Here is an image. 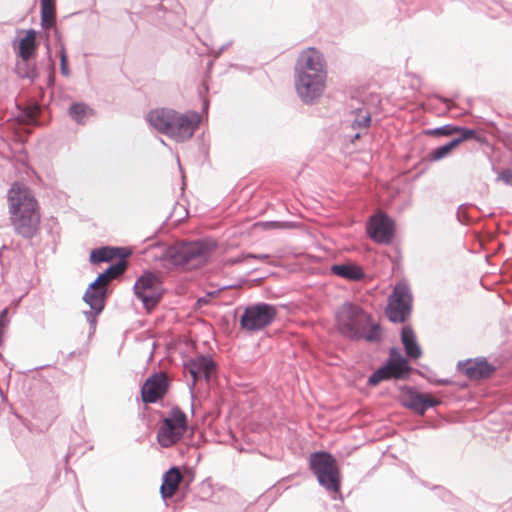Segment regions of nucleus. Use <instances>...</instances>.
<instances>
[{
    "instance_id": "obj_1",
    "label": "nucleus",
    "mask_w": 512,
    "mask_h": 512,
    "mask_svg": "<svg viewBox=\"0 0 512 512\" xmlns=\"http://www.w3.org/2000/svg\"><path fill=\"white\" fill-rule=\"evenodd\" d=\"M327 71L323 54L311 47L304 50L295 64V89L305 104L315 103L323 94Z\"/></svg>"
},
{
    "instance_id": "obj_2",
    "label": "nucleus",
    "mask_w": 512,
    "mask_h": 512,
    "mask_svg": "<svg viewBox=\"0 0 512 512\" xmlns=\"http://www.w3.org/2000/svg\"><path fill=\"white\" fill-rule=\"evenodd\" d=\"M7 198L15 233L25 239L33 238L39 229L40 213L30 189L15 182L8 190Z\"/></svg>"
},
{
    "instance_id": "obj_3",
    "label": "nucleus",
    "mask_w": 512,
    "mask_h": 512,
    "mask_svg": "<svg viewBox=\"0 0 512 512\" xmlns=\"http://www.w3.org/2000/svg\"><path fill=\"white\" fill-rule=\"evenodd\" d=\"M158 259L165 267L197 269L207 264L217 243L211 239L179 241L173 245H160Z\"/></svg>"
},
{
    "instance_id": "obj_4",
    "label": "nucleus",
    "mask_w": 512,
    "mask_h": 512,
    "mask_svg": "<svg viewBox=\"0 0 512 512\" xmlns=\"http://www.w3.org/2000/svg\"><path fill=\"white\" fill-rule=\"evenodd\" d=\"M335 319L338 331L352 341L364 339L378 343L382 339L380 324L374 323L371 315L357 304L344 302L338 307Z\"/></svg>"
},
{
    "instance_id": "obj_5",
    "label": "nucleus",
    "mask_w": 512,
    "mask_h": 512,
    "mask_svg": "<svg viewBox=\"0 0 512 512\" xmlns=\"http://www.w3.org/2000/svg\"><path fill=\"white\" fill-rule=\"evenodd\" d=\"M309 468L320 486L328 492L338 493L341 487L340 471L335 457L327 451L311 453Z\"/></svg>"
},
{
    "instance_id": "obj_6",
    "label": "nucleus",
    "mask_w": 512,
    "mask_h": 512,
    "mask_svg": "<svg viewBox=\"0 0 512 512\" xmlns=\"http://www.w3.org/2000/svg\"><path fill=\"white\" fill-rule=\"evenodd\" d=\"M412 370L408 359L400 353L399 349L391 347L385 362L368 377L367 385L374 387L382 381L407 380Z\"/></svg>"
},
{
    "instance_id": "obj_7",
    "label": "nucleus",
    "mask_w": 512,
    "mask_h": 512,
    "mask_svg": "<svg viewBox=\"0 0 512 512\" xmlns=\"http://www.w3.org/2000/svg\"><path fill=\"white\" fill-rule=\"evenodd\" d=\"M188 429V420L184 411L174 406L160 423L157 442L163 448H169L182 440Z\"/></svg>"
},
{
    "instance_id": "obj_8",
    "label": "nucleus",
    "mask_w": 512,
    "mask_h": 512,
    "mask_svg": "<svg viewBox=\"0 0 512 512\" xmlns=\"http://www.w3.org/2000/svg\"><path fill=\"white\" fill-rule=\"evenodd\" d=\"M413 296L406 282H398L388 297L385 314L392 323H404L412 311Z\"/></svg>"
},
{
    "instance_id": "obj_9",
    "label": "nucleus",
    "mask_w": 512,
    "mask_h": 512,
    "mask_svg": "<svg viewBox=\"0 0 512 512\" xmlns=\"http://www.w3.org/2000/svg\"><path fill=\"white\" fill-rule=\"evenodd\" d=\"M133 290L148 312L158 305L164 293L160 275L152 271H145L136 280Z\"/></svg>"
},
{
    "instance_id": "obj_10",
    "label": "nucleus",
    "mask_w": 512,
    "mask_h": 512,
    "mask_svg": "<svg viewBox=\"0 0 512 512\" xmlns=\"http://www.w3.org/2000/svg\"><path fill=\"white\" fill-rule=\"evenodd\" d=\"M277 316L276 306L258 302L248 305L240 317V326L249 332L260 331L269 326Z\"/></svg>"
},
{
    "instance_id": "obj_11",
    "label": "nucleus",
    "mask_w": 512,
    "mask_h": 512,
    "mask_svg": "<svg viewBox=\"0 0 512 512\" xmlns=\"http://www.w3.org/2000/svg\"><path fill=\"white\" fill-rule=\"evenodd\" d=\"M368 236L379 244H390L395 235V221L385 213L372 215L367 222Z\"/></svg>"
},
{
    "instance_id": "obj_12",
    "label": "nucleus",
    "mask_w": 512,
    "mask_h": 512,
    "mask_svg": "<svg viewBox=\"0 0 512 512\" xmlns=\"http://www.w3.org/2000/svg\"><path fill=\"white\" fill-rule=\"evenodd\" d=\"M400 390L403 393L400 398L401 405L419 415H424L429 408L436 407L441 403L439 399L428 393H420L414 387L404 385L400 387Z\"/></svg>"
},
{
    "instance_id": "obj_13",
    "label": "nucleus",
    "mask_w": 512,
    "mask_h": 512,
    "mask_svg": "<svg viewBox=\"0 0 512 512\" xmlns=\"http://www.w3.org/2000/svg\"><path fill=\"white\" fill-rule=\"evenodd\" d=\"M199 122L200 116L195 112L190 115L176 112L166 135L177 142H185L193 136Z\"/></svg>"
},
{
    "instance_id": "obj_14",
    "label": "nucleus",
    "mask_w": 512,
    "mask_h": 512,
    "mask_svg": "<svg viewBox=\"0 0 512 512\" xmlns=\"http://www.w3.org/2000/svg\"><path fill=\"white\" fill-rule=\"evenodd\" d=\"M169 389V379L164 372L149 376L141 387L142 401L146 404L156 403L163 399Z\"/></svg>"
},
{
    "instance_id": "obj_15",
    "label": "nucleus",
    "mask_w": 512,
    "mask_h": 512,
    "mask_svg": "<svg viewBox=\"0 0 512 512\" xmlns=\"http://www.w3.org/2000/svg\"><path fill=\"white\" fill-rule=\"evenodd\" d=\"M458 369L471 380L489 378L496 370L485 358L468 359L458 363Z\"/></svg>"
},
{
    "instance_id": "obj_16",
    "label": "nucleus",
    "mask_w": 512,
    "mask_h": 512,
    "mask_svg": "<svg viewBox=\"0 0 512 512\" xmlns=\"http://www.w3.org/2000/svg\"><path fill=\"white\" fill-rule=\"evenodd\" d=\"M215 367L213 359L209 355L203 354L198 355L185 363V369L190 373L193 379V384L201 378H205L209 381L215 372Z\"/></svg>"
},
{
    "instance_id": "obj_17",
    "label": "nucleus",
    "mask_w": 512,
    "mask_h": 512,
    "mask_svg": "<svg viewBox=\"0 0 512 512\" xmlns=\"http://www.w3.org/2000/svg\"><path fill=\"white\" fill-rule=\"evenodd\" d=\"M131 251L124 247H101L93 249L90 253L89 261L92 264H99L103 262H110L114 258L118 260L125 259L130 256Z\"/></svg>"
},
{
    "instance_id": "obj_18",
    "label": "nucleus",
    "mask_w": 512,
    "mask_h": 512,
    "mask_svg": "<svg viewBox=\"0 0 512 512\" xmlns=\"http://www.w3.org/2000/svg\"><path fill=\"white\" fill-rule=\"evenodd\" d=\"M175 113L176 111L172 109H155L148 113L147 121L157 131L166 135L168 129L171 128Z\"/></svg>"
},
{
    "instance_id": "obj_19",
    "label": "nucleus",
    "mask_w": 512,
    "mask_h": 512,
    "mask_svg": "<svg viewBox=\"0 0 512 512\" xmlns=\"http://www.w3.org/2000/svg\"><path fill=\"white\" fill-rule=\"evenodd\" d=\"M180 468L177 466L170 467L162 477V484L160 487L161 498L166 501L171 498L178 489L182 480Z\"/></svg>"
},
{
    "instance_id": "obj_20",
    "label": "nucleus",
    "mask_w": 512,
    "mask_h": 512,
    "mask_svg": "<svg viewBox=\"0 0 512 512\" xmlns=\"http://www.w3.org/2000/svg\"><path fill=\"white\" fill-rule=\"evenodd\" d=\"M332 274L349 281H360L365 278V272L354 263L333 264L330 268Z\"/></svg>"
},
{
    "instance_id": "obj_21",
    "label": "nucleus",
    "mask_w": 512,
    "mask_h": 512,
    "mask_svg": "<svg viewBox=\"0 0 512 512\" xmlns=\"http://www.w3.org/2000/svg\"><path fill=\"white\" fill-rule=\"evenodd\" d=\"M401 343L404 347L407 358L418 359L421 357L422 349L416 340V335L411 326L402 327Z\"/></svg>"
},
{
    "instance_id": "obj_22",
    "label": "nucleus",
    "mask_w": 512,
    "mask_h": 512,
    "mask_svg": "<svg viewBox=\"0 0 512 512\" xmlns=\"http://www.w3.org/2000/svg\"><path fill=\"white\" fill-rule=\"evenodd\" d=\"M37 33L34 29L26 31L25 36L19 41L18 55L23 60V65L29 66V61L35 53Z\"/></svg>"
},
{
    "instance_id": "obj_23",
    "label": "nucleus",
    "mask_w": 512,
    "mask_h": 512,
    "mask_svg": "<svg viewBox=\"0 0 512 512\" xmlns=\"http://www.w3.org/2000/svg\"><path fill=\"white\" fill-rule=\"evenodd\" d=\"M108 288L97 287V290L86 289L83 301L90 306V309L96 313H102L105 307V300L107 298Z\"/></svg>"
},
{
    "instance_id": "obj_24",
    "label": "nucleus",
    "mask_w": 512,
    "mask_h": 512,
    "mask_svg": "<svg viewBox=\"0 0 512 512\" xmlns=\"http://www.w3.org/2000/svg\"><path fill=\"white\" fill-rule=\"evenodd\" d=\"M56 0H40V24L43 29H50L55 25Z\"/></svg>"
},
{
    "instance_id": "obj_25",
    "label": "nucleus",
    "mask_w": 512,
    "mask_h": 512,
    "mask_svg": "<svg viewBox=\"0 0 512 512\" xmlns=\"http://www.w3.org/2000/svg\"><path fill=\"white\" fill-rule=\"evenodd\" d=\"M127 268V260H117L115 263L110 264L102 273H99V275L105 280V282H108L124 274Z\"/></svg>"
},
{
    "instance_id": "obj_26",
    "label": "nucleus",
    "mask_w": 512,
    "mask_h": 512,
    "mask_svg": "<svg viewBox=\"0 0 512 512\" xmlns=\"http://www.w3.org/2000/svg\"><path fill=\"white\" fill-rule=\"evenodd\" d=\"M92 109L83 102L73 103L69 109V116L78 124H84V119L92 113Z\"/></svg>"
},
{
    "instance_id": "obj_27",
    "label": "nucleus",
    "mask_w": 512,
    "mask_h": 512,
    "mask_svg": "<svg viewBox=\"0 0 512 512\" xmlns=\"http://www.w3.org/2000/svg\"><path fill=\"white\" fill-rule=\"evenodd\" d=\"M456 147L450 140L444 145L438 146L433 149L427 156L426 160L428 162H437L444 158H446Z\"/></svg>"
},
{
    "instance_id": "obj_28",
    "label": "nucleus",
    "mask_w": 512,
    "mask_h": 512,
    "mask_svg": "<svg viewBox=\"0 0 512 512\" xmlns=\"http://www.w3.org/2000/svg\"><path fill=\"white\" fill-rule=\"evenodd\" d=\"M355 118L352 120L351 127L353 129H367L371 124V115L363 109H357L352 112Z\"/></svg>"
},
{
    "instance_id": "obj_29",
    "label": "nucleus",
    "mask_w": 512,
    "mask_h": 512,
    "mask_svg": "<svg viewBox=\"0 0 512 512\" xmlns=\"http://www.w3.org/2000/svg\"><path fill=\"white\" fill-rule=\"evenodd\" d=\"M459 130V126L453 124H446L440 127L424 130L427 136H452Z\"/></svg>"
},
{
    "instance_id": "obj_30",
    "label": "nucleus",
    "mask_w": 512,
    "mask_h": 512,
    "mask_svg": "<svg viewBox=\"0 0 512 512\" xmlns=\"http://www.w3.org/2000/svg\"><path fill=\"white\" fill-rule=\"evenodd\" d=\"M16 71L22 78L34 79L37 75L34 65L29 62V66L23 65V60L19 61L16 65Z\"/></svg>"
},
{
    "instance_id": "obj_31",
    "label": "nucleus",
    "mask_w": 512,
    "mask_h": 512,
    "mask_svg": "<svg viewBox=\"0 0 512 512\" xmlns=\"http://www.w3.org/2000/svg\"><path fill=\"white\" fill-rule=\"evenodd\" d=\"M59 58H60V71L65 77L70 76V69L68 66V56L66 53L65 45L60 43L59 47Z\"/></svg>"
},
{
    "instance_id": "obj_32",
    "label": "nucleus",
    "mask_w": 512,
    "mask_h": 512,
    "mask_svg": "<svg viewBox=\"0 0 512 512\" xmlns=\"http://www.w3.org/2000/svg\"><path fill=\"white\" fill-rule=\"evenodd\" d=\"M231 287L232 286H223V287H221V288H219L217 290L207 292L205 296L199 297L197 299L196 305L198 307H202V306L208 305L209 302H210V298L217 297L221 291L226 290V289L231 288Z\"/></svg>"
},
{
    "instance_id": "obj_33",
    "label": "nucleus",
    "mask_w": 512,
    "mask_h": 512,
    "mask_svg": "<svg viewBox=\"0 0 512 512\" xmlns=\"http://www.w3.org/2000/svg\"><path fill=\"white\" fill-rule=\"evenodd\" d=\"M270 256L268 254H252V253H248L246 255H244L243 257H237V258H234L232 259V263L233 264H236V263H241L243 261H246L247 259H256V260H266V259H269Z\"/></svg>"
},
{
    "instance_id": "obj_34",
    "label": "nucleus",
    "mask_w": 512,
    "mask_h": 512,
    "mask_svg": "<svg viewBox=\"0 0 512 512\" xmlns=\"http://www.w3.org/2000/svg\"><path fill=\"white\" fill-rule=\"evenodd\" d=\"M456 134H458V136L451 140L455 147H458L464 141L469 140L466 133V127L459 126V130L456 131Z\"/></svg>"
},
{
    "instance_id": "obj_35",
    "label": "nucleus",
    "mask_w": 512,
    "mask_h": 512,
    "mask_svg": "<svg viewBox=\"0 0 512 512\" xmlns=\"http://www.w3.org/2000/svg\"><path fill=\"white\" fill-rule=\"evenodd\" d=\"M467 137L469 140L473 139L479 143H484L486 141V137L478 133L477 130L472 128H466Z\"/></svg>"
},
{
    "instance_id": "obj_36",
    "label": "nucleus",
    "mask_w": 512,
    "mask_h": 512,
    "mask_svg": "<svg viewBox=\"0 0 512 512\" xmlns=\"http://www.w3.org/2000/svg\"><path fill=\"white\" fill-rule=\"evenodd\" d=\"M100 313H96L94 310H89V311H85L84 312V315H85V318L87 320V322L89 323L90 327L91 328H95L96 326V323H97V315H99Z\"/></svg>"
},
{
    "instance_id": "obj_37",
    "label": "nucleus",
    "mask_w": 512,
    "mask_h": 512,
    "mask_svg": "<svg viewBox=\"0 0 512 512\" xmlns=\"http://www.w3.org/2000/svg\"><path fill=\"white\" fill-rule=\"evenodd\" d=\"M97 287H107L105 280L103 278H101V276L99 274L96 277V279L89 284L87 289L97 290Z\"/></svg>"
},
{
    "instance_id": "obj_38",
    "label": "nucleus",
    "mask_w": 512,
    "mask_h": 512,
    "mask_svg": "<svg viewBox=\"0 0 512 512\" xmlns=\"http://www.w3.org/2000/svg\"><path fill=\"white\" fill-rule=\"evenodd\" d=\"M500 178L504 181V183L508 185H512V170L506 169L500 174Z\"/></svg>"
},
{
    "instance_id": "obj_39",
    "label": "nucleus",
    "mask_w": 512,
    "mask_h": 512,
    "mask_svg": "<svg viewBox=\"0 0 512 512\" xmlns=\"http://www.w3.org/2000/svg\"><path fill=\"white\" fill-rule=\"evenodd\" d=\"M431 383H434L436 385L446 386L450 385L452 383L449 379H436V380H430Z\"/></svg>"
},
{
    "instance_id": "obj_40",
    "label": "nucleus",
    "mask_w": 512,
    "mask_h": 512,
    "mask_svg": "<svg viewBox=\"0 0 512 512\" xmlns=\"http://www.w3.org/2000/svg\"><path fill=\"white\" fill-rule=\"evenodd\" d=\"M440 491H441V497H442L443 501L451 502V499L453 498L451 493L449 491H446V490L442 489V488L440 489Z\"/></svg>"
},
{
    "instance_id": "obj_41",
    "label": "nucleus",
    "mask_w": 512,
    "mask_h": 512,
    "mask_svg": "<svg viewBox=\"0 0 512 512\" xmlns=\"http://www.w3.org/2000/svg\"><path fill=\"white\" fill-rule=\"evenodd\" d=\"M462 206L463 205L459 206L458 208L457 217L460 222L465 223L467 221V216L465 215V213L461 212Z\"/></svg>"
},
{
    "instance_id": "obj_42",
    "label": "nucleus",
    "mask_w": 512,
    "mask_h": 512,
    "mask_svg": "<svg viewBox=\"0 0 512 512\" xmlns=\"http://www.w3.org/2000/svg\"><path fill=\"white\" fill-rule=\"evenodd\" d=\"M230 45H231V42H228L227 44L222 45V46L219 48L218 52H217V56H219V55H220V54H221V53H222V52H223V51H224L228 46H230Z\"/></svg>"
},
{
    "instance_id": "obj_43",
    "label": "nucleus",
    "mask_w": 512,
    "mask_h": 512,
    "mask_svg": "<svg viewBox=\"0 0 512 512\" xmlns=\"http://www.w3.org/2000/svg\"><path fill=\"white\" fill-rule=\"evenodd\" d=\"M437 98H438L441 102H443V103H445V104H448V99H447V98H445V97H443V96H437Z\"/></svg>"
},
{
    "instance_id": "obj_44",
    "label": "nucleus",
    "mask_w": 512,
    "mask_h": 512,
    "mask_svg": "<svg viewBox=\"0 0 512 512\" xmlns=\"http://www.w3.org/2000/svg\"><path fill=\"white\" fill-rule=\"evenodd\" d=\"M361 137V132H357L353 138H352V142H354L355 140L359 139Z\"/></svg>"
}]
</instances>
